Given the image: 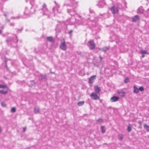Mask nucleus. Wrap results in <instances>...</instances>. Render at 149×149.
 I'll list each match as a JSON object with an SVG mask.
<instances>
[{"instance_id": "79ce46f5", "label": "nucleus", "mask_w": 149, "mask_h": 149, "mask_svg": "<svg viewBox=\"0 0 149 149\" xmlns=\"http://www.w3.org/2000/svg\"><path fill=\"white\" fill-rule=\"evenodd\" d=\"M10 25L11 26H14V24L13 23H11L10 24Z\"/></svg>"}, {"instance_id": "412c9836", "label": "nucleus", "mask_w": 149, "mask_h": 149, "mask_svg": "<svg viewBox=\"0 0 149 149\" xmlns=\"http://www.w3.org/2000/svg\"><path fill=\"white\" fill-rule=\"evenodd\" d=\"M42 8H41V10H42L43 9L44 10H46V12L47 11V8L46 7V5L45 3H44L42 6Z\"/></svg>"}, {"instance_id": "473e14b6", "label": "nucleus", "mask_w": 149, "mask_h": 149, "mask_svg": "<svg viewBox=\"0 0 149 149\" xmlns=\"http://www.w3.org/2000/svg\"><path fill=\"white\" fill-rule=\"evenodd\" d=\"M129 81V79L128 78H126L124 80V82L125 83H127Z\"/></svg>"}, {"instance_id": "2eb2a0df", "label": "nucleus", "mask_w": 149, "mask_h": 149, "mask_svg": "<svg viewBox=\"0 0 149 149\" xmlns=\"http://www.w3.org/2000/svg\"><path fill=\"white\" fill-rule=\"evenodd\" d=\"M94 89L96 93H98L100 92V88L97 86H96L95 87Z\"/></svg>"}, {"instance_id": "4c0bfd02", "label": "nucleus", "mask_w": 149, "mask_h": 149, "mask_svg": "<svg viewBox=\"0 0 149 149\" xmlns=\"http://www.w3.org/2000/svg\"><path fill=\"white\" fill-rule=\"evenodd\" d=\"M72 32H73V31H72V30H70L69 31V33L71 35V34L72 33Z\"/></svg>"}, {"instance_id": "8fccbe9b", "label": "nucleus", "mask_w": 149, "mask_h": 149, "mask_svg": "<svg viewBox=\"0 0 149 149\" xmlns=\"http://www.w3.org/2000/svg\"><path fill=\"white\" fill-rule=\"evenodd\" d=\"M26 17H26V16H24L23 17V18H26Z\"/></svg>"}, {"instance_id": "a878e982", "label": "nucleus", "mask_w": 149, "mask_h": 149, "mask_svg": "<svg viewBox=\"0 0 149 149\" xmlns=\"http://www.w3.org/2000/svg\"><path fill=\"white\" fill-rule=\"evenodd\" d=\"M30 3L32 6L35 4V0H30Z\"/></svg>"}, {"instance_id": "c9c22d12", "label": "nucleus", "mask_w": 149, "mask_h": 149, "mask_svg": "<svg viewBox=\"0 0 149 149\" xmlns=\"http://www.w3.org/2000/svg\"><path fill=\"white\" fill-rule=\"evenodd\" d=\"M6 87V86L5 85L0 84V88H4Z\"/></svg>"}, {"instance_id": "7ed1b4c3", "label": "nucleus", "mask_w": 149, "mask_h": 149, "mask_svg": "<svg viewBox=\"0 0 149 149\" xmlns=\"http://www.w3.org/2000/svg\"><path fill=\"white\" fill-rule=\"evenodd\" d=\"M34 12V10L32 9L31 7L28 8L27 7H26L25 8V10L24 13V15H28L29 14L33 13Z\"/></svg>"}, {"instance_id": "37998d69", "label": "nucleus", "mask_w": 149, "mask_h": 149, "mask_svg": "<svg viewBox=\"0 0 149 149\" xmlns=\"http://www.w3.org/2000/svg\"><path fill=\"white\" fill-rule=\"evenodd\" d=\"M22 29H23L22 28L21 29H18L17 31H22Z\"/></svg>"}, {"instance_id": "ea45409f", "label": "nucleus", "mask_w": 149, "mask_h": 149, "mask_svg": "<svg viewBox=\"0 0 149 149\" xmlns=\"http://www.w3.org/2000/svg\"><path fill=\"white\" fill-rule=\"evenodd\" d=\"M26 127H23V132H24L26 131Z\"/></svg>"}, {"instance_id": "6e6552de", "label": "nucleus", "mask_w": 149, "mask_h": 149, "mask_svg": "<svg viewBox=\"0 0 149 149\" xmlns=\"http://www.w3.org/2000/svg\"><path fill=\"white\" fill-rule=\"evenodd\" d=\"M96 75H94L91 76L88 79V83L90 84H92L94 82L96 78Z\"/></svg>"}, {"instance_id": "f8f14e48", "label": "nucleus", "mask_w": 149, "mask_h": 149, "mask_svg": "<svg viewBox=\"0 0 149 149\" xmlns=\"http://www.w3.org/2000/svg\"><path fill=\"white\" fill-rule=\"evenodd\" d=\"M117 93L121 97H124L125 94V92L123 91H118Z\"/></svg>"}, {"instance_id": "58836bf2", "label": "nucleus", "mask_w": 149, "mask_h": 149, "mask_svg": "<svg viewBox=\"0 0 149 149\" xmlns=\"http://www.w3.org/2000/svg\"><path fill=\"white\" fill-rule=\"evenodd\" d=\"M56 5V7L57 8H58L59 7H60V6L59 5V4L58 3Z\"/></svg>"}, {"instance_id": "cd10ccee", "label": "nucleus", "mask_w": 149, "mask_h": 149, "mask_svg": "<svg viewBox=\"0 0 149 149\" xmlns=\"http://www.w3.org/2000/svg\"><path fill=\"white\" fill-rule=\"evenodd\" d=\"M103 121V120L101 118H99L97 121V122L99 123H102Z\"/></svg>"}, {"instance_id": "49530a36", "label": "nucleus", "mask_w": 149, "mask_h": 149, "mask_svg": "<svg viewBox=\"0 0 149 149\" xmlns=\"http://www.w3.org/2000/svg\"><path fill=\"white\" fill-rule=\"evenodd\" d=\"M56 7H54L53 8V10L54 12V10H55V8Z\"/></svg>"}, {"instance_id": "0eeeda50", "label": "nucleus", "mask_w": 149, "mask_h": 149, "mask_svg": "<svg viewBox=\"0 0 149 149\" xmlns=\"http://www.w3.org/2000/svg\"><path fill=\"white\" fill-rule=\"evenodd\" d=\"M111 10L112 13L113 14L118 13V7L114 6H112L111 9Z\"/></svg>"}, {"instance_id": "f257e3e1", "label": "nucleus", "mask_w": 149, "mask_h": 149, "mask_svg": "<svg viewBox=\"0 0 149 149\" xmlns=\"http://www.w3.org/2000/svg\"><path fill=\"white\" fill-rule=\"evenodd\" d=\"M17 37L16 36L14 38L12 37H8L6 40L8 45L10 46H15L14 44H16L18 42Z\"/></svg>"}, {"instance_id": "4be33fe9", "label": "nucleus", "mask_w": 149, "mask_h": 149, "mask_svg": "<svg viewBox=\"0 0 149 149\" xmlns=\"http://www.w3.org/2000/svg\"><path fill=\"white\" fill-rule=\"evenodd\" d=\"M84 101H82L81 102L80 101L77 103V105L79 106H80L84 104Z\"/></svg>"}, {"instance_id": "09e8293b", "label": "nucleus", "mask_w": 149, "mask_h": 149, "mask_svg": "<svg viewBox=\"0 0 149 149\" xmlns=\"http://www.w3.org/2000/svg\"><path fill=\"white\" fill-rule=\"evenodd\" d=\"M54 2L55 3L56 5L57 4V3L56 2V1H54Z\"/></svg>"}, {"instance_id": "a19ab883", "label": "nucleus", "mask_w": 149, "mask_h": 149, "mask_svg": "<svg viewBox=\"0 0 149 149\" xmlns=\"http://www.w3.org/2000/svg\"><path fill=\"white\" fill-rule=\"evenodd\" d=\"M99 57L100 58V61H102V59H103L101 57V56H100Z\"/></svg>"}, {"instance_id": "aec40b11", "label": "nucleus", "mask_w": 149, "mask_h": 149, "mask_svg": "<svg viewBox=\"0 0 149 149\" xmlns=\"http://www.w3.org/2000/svg\"><path fill=\"white\" fill-rule=\"evenodd\" d=\"M144 127L147 132H149V126L146 124L144 125Z\"/></svg>"}, {"instance_id": "864d4df0", "label": "nucleus", "mask_w": 149, "mask_h": 149, "mask_svg": "<svg viewBox=\"0 0 149 149\" xmlns=\"http://www.w3.org/2000/svg\"><path fill=\"white\" fill-rule=\"evenodd\" d=\"M26 2H28V0H26Z\"/></svg>"}, {"instance_id": "72a5a7b5", "label": "nucleus", "mask_w": 149, "mask_h": 149, "mask_svg": "<svg viewBox=\"0 0 149 149\" xmlns=\"http://www.w3.org/2000/svg\"><path fill=\"white\" fill-rule=\"evenodd\" d=\"M16 108L15 107H13L11 109V111L13 113H14L16 111Z\"/></svg>"}, {"instance_id": "9b49d317", "label": "nucleus", "mask_w": 149, "mask_h": 149, "mask_svg": "<svg viewBox=\"0 0 149 149\" xmlns=\"http://www.w3.org/2000/svg\"><path fill=\"white\" fill-rule=\"evenodd\" d=\"M47 78V76L46 75H42L40 74L39 77V80L40 81H42L44 79H45Z\"/></svg>"}, {"instance_id": "b1692460", "label": "nucleus", "mask_w": 149, "mask_h": 149, "mask_svg": "<svg viewBox=\"0 0 149 149\" xmlns=\"http://www.w3.org/2000/svg\"><path fill=\"white\" fill-rule=\"evenodd\" d=\"M132 130V128L130 125H128L127 126V131L128 132H130Z\"/></svg>"}, {"instance_id": "f3484780", "label": "nucleus", "mask_w": 149, "mask_h": 149, "mask_svg": "<svg viewBox=\"0 0 149 149\" xmlns=\"http://www.w3.org/2000/svg\"><path fill=\"white\" fill-rule=\"evenodd\" d=\"M109 49V48L107 47H105L102 48H100L99 50L104 52H106Z\"/></svg>"}, {"instance_id": "bb28decb", "label": "nucleus", "mask_w": 149, "mask_h": 149, "mask_svg": "<svg viewBox=\"0 0 149 149\" xmlns=\"http://www.w3.org/2000/svg\"><path fill=\"white\" fill-rule=\"evenodd\" d=\"M43 11V15H47V13H48V10L47 9V11L46 12V10H44L43 9L42 10H41Z\"/></svg>"}, {"instance_id": "c03bdc74", "label": "nucleus", "mask_w": 149, "mask_h": 149, "mask_svg": "<svg viewBox=\"0 0 149 149\" xmlns=\"http://www.w3.org/2000/svg\"><path fill=\"white\" fill-rule=\"evenodd\" d=\"M2 33V31L0 29V34H1Z\"/></svg>"}, {"instance_id": "de8ad7c7", "label": "nucleus", "mask_w": 149, "mask_h": 149, "mask_svg": "<svg viewBox=\"0 0 149 149\" xmlns=\"http://www.w3.org/2000/svg\"><path fill=\"white\" fill-rule=\"evenodd\" d=\"M54 2L55 3L56 5L57 4V3L56 2V1H54Z\"/></svg>"}, {"instance_id": "423d86ee", "label": "nucleus", "mask_w": 149, "mask_h": 149, "mask_svg": "<svg viewBox=\"0 0 149 149\" xmlns=\"http://www.w3.org/2000/svg\"><path fill=\"white\" fill-rule=\"evenodd\" d=\"M92 99L94 100H96L99 99V97L96 94V93H93L90 95Z\"/></svg>"}, {"instance_id": "393cba45", "label": "nucleus", "mask_w": 149, "mask_h": 149, "mask_svg": "<svg viewBox=\"0 0 149 149\" xmlns=\"http://www.w3.org/2000/svg\"><path fill=\"white\" fill-rule=\"evenodd\" d=\"M101 130H102V133H104L105 132V128L104 126H102L101 127Z\"/></svg>"}, {"instance_id": "dca6fc26", "label": "nucleus", "mask_w": 149, "mask_h": 149, "mask_svg": "<svg viewBox=\"0 0 149 149\" xmlns=\"http://www.w3.org/2000/svg\"><path fill=\"white\" fill-rule=\"evenodd\" d=\"M134 93H139V88H138L135 85L134 86Z\"/></svg>"}, {"instance_id": "c85d7f7f", "label": "nucleus", "mask_w": 149, "mask_h": 149, "mask_svg": "<svg viewBox=\"0 0 149 149\" xmlns=\"http://www.w3.org/2000/svg\"><path fill=\"white\" fill-rule=\"evenodd\" d=\"M8 91H4L3 90H0V93L3 94H5L7 93Z\"/></svg>"}, {"instance_id": "a18cd8bd", "label": "nucleus", "mask_w": 149, "mask_h": 149, "mask_svg": "<svg viewBox=\"0 0 149 149\" xmlns=\"http://www.w3.org/2000/svg\"><path fill=\"white\" fill-rule=\"evenodd\" d=\"M145 56V55H143L142 56H141V57L143 58V57H144Z\"/></svg>"}, {"instance_id": "a211bd4d", "label": "nucleus", "mask_w": 149, "mask_h": 149, "mask_svg": "<svg viewBox=\"0 0 149 149\" xmlns=\"http://www.w3.org/2000/svg\"><path fill=\"white\" fill-rule=\"evenodd\" d=\"M47 40L50 42H52L53 41L54 39L52 37H48L46 38Z\"/></svg>"}, {"instance_id": "5fc2aeb1", "label": "nucleus", "mask_w": 149, "mask_h": 149, "mask_svg": "<svg viewBox=\"0 0 149 149\" xmlns=\"http://www.w3.org/2000/svg\"><path fill=\"white\" fill-rule=\"evenodd\" d=\"M116 42L117 43H118V41H117Z\"/></svg>"}, {"instance_id": "603ef678", "label": "nucleus", "mask_w": 149, "mask_h": 149, "mask_svg": "<svg viewBox=\"0 0 149 149\" xmlns=\"http://www.w3.org/2000/svg\"><path fill=\"white\" fill-rule=\"evenodd\" d=\"M4 15L6 17L7 16L6 15V14H4Z\"/></svg>"}, {"instance_id": "c756f323", "label": "nucleus", "mask_w": 149, "mask_h": 149, "mask_svg": "<svg viewBox=\"0 0 149 149\" xmlns=\"http://www.w3.org/2000/svg\"><path fill=\"white\" fill-rule=\"evenodd\" d=\"M60 26V24H58L56 25V28H55V30L56 31H58V30H59L58 29H60V28L58 27V26Z\"/></svg>"}, {"instance_id": "7c9ffc66", "label": "nucleus", "mask_w": 149, "mask_h": 149, "mask_svg": "<svg viewBox=\"0 0 149 149\" xmlns=\"http://www.w3.org/2000/svg\"><path fill=\"white\" fill-rule=\"evenodd\" d=\"M123 139V136L122 134H121L119 135V139L120 141H122Z\"/></svg>"}, {"instance_id": "2f4dec72", "label": "nucleus", "mask_w": 149, "mask_h": 149, "mask_svg": "<svg viewBox=\"0 0 149 149\" xmlns=\"http://www.w3.org/2000/svg\"><path fill=\"white\" fill-rule=\"evenodd\" d=\"M139 90L141 91H142L144 90V89L143 87L142 86H140L139 88Z\"/></svg>"}, {"instance_id": "f03ea898", "label": "nucleus", "mask_w": 149, "mask_h": 149, "mask_svg": "<svg viewBox=\"0 0 149 149\" xmlns=\"http://www.w3.org/2000/svg\"><path fill=\"white\" fill-rule=\"evenodd\" d=\"M64 6H66L67 8V11L71 15H74L76 11L75 8L72 6H70L68 4L65 3Z\"/></svg>"}, {"instance_id": "20e7f679", "label": "nucleus", "mask_w": 149, "mask_h": 149, "mask_svg": "<svg viewBox=\"0 0 149 149\" xmlns=\"http://www.w3.org/2000/svg\"><path fill=\"white\" fill-rule=\"evenodd\" d=\"M88 46L90 49L93 50L95 48V44L93 40H91L88 42Z\"/></svg>"}, {"instance_id": "6e6d98bb", "label": "nucleus", "mask_w": 149, "mask_h": 149, "mask_svg": "<svg viewBox=\"0 0 149 149\" xmlns=\"http://www.w3.org/2000/svg\"><path fill=\"white\" fill-rule=\"evenodd\" d=\"M6 67H7V65H6Z\"/></svg>"}, {"instance_id": "6ab92c4d", "label": "nucleus", "mask_w": 149, "mask_h": 149, "mask_svg": "<svg viewBox=\"0 0 149 149\" xmlns=\"http://www.w3.org/2000/svg\"><path fill=\"white\" fill-rule=\"evenodd\" d=\"M34 112L35 113H37L39 112L40 109L38 107H36L34 109Z\"/></svg>"}, {"instance_id": "9d476101", "label": "nucleus", "mask_w": 149, "mask_h": 149, "mask_svg": "<svg viewBox=\"0 0 149 149\" xmlns=\"http://www.w3.org/2000/svg\"><path fill=\"white\" fill-rule=\"evenodd\" d=\"M119 99V97L118 96H113L110 99V101L112 102H115Z\"/></svg>"}, {"instance_id": "1a4fd4ad", "label": "nucleus", "mask_w": 149, "mask_h": 149, "mask_svg": "<svg viewBox=\"0 0 149 149\" xmlns=\"http://www.w3.org/2000/svg\"><path fill=\"white\" fill-rule=\"evenodd\" d=\"M105 5V3L104 0H101L97 4L99 7L101 8H103Z\"/></svg>"}, {"instance_id": "5701e85b", "label": "nucleus", "mask_w": 149, "mask_h": 149, "mask_svg": "<svg viewBox=\"0 0 149 149\" xmlns=\"http://www.w3.org/2000/svg\"><path fill=\"white\" fill-rule=\"evenodd\" d=\"M141 53L143 54H148V52L145 50H141L140 52Z\"/></svg>"}, {"instance_id": "4468645a", "label": "nucleus", "mask_w": 149, "mask_h": 149, "mask_svg": "<svg viewBox=\"0 0 149 149\" xmlns=\"http://www.w3.org/2000/svg\"><path fill=\"white\" fill-rule=\"evenodd\" d=\"M143 7L141 6L138 9L137 13L139 14H143Z\"/></svg>"}, {"instance_id": "3c124183", "label": "nucleus", "mask_w": 149, "mask_h": 149, "mask_svg": "<svg viewBox=\"0 0 149 149\" xmlns=\"http://www.w3.org/2000/svg\"><path fill=\"white\" fill-rule=\"evenodd\" d=\"M7 21H8V22H10V20H9L8 19V20H7Z\"/></svg>"}, {"instance_id": "ddd939ff", "label": "nucleus", "mask_w": 149, "mask_h": 149, "mask_svg": "<svg viewBox=\"0 0 149 149\" xmlns=\"http://www.w3.org/2000/svg\"><path fill=\"white\" fill-rule=\"evenodd\" d=\"M139 17L138 15H136L132 18V21L133 22H135L139 20Z\"/></svg>"}, {"instance_id": "f704fd0d", "label": "nucleus", "mask_w": 149, "mask_h": 149, "mask_svg": "<svg viewBox=\"0 0 149 149\" xmlns=\"http://www.w3.org/2000/svg\"><path fill=\"white\" fill-rule=\"evenodd\" d=\"M1 105L3 107H6V104H5V103L4 102H1Z\"/></svg>"}, {"instance_id": "e433bc0d", "label": "nucleus", "mask_w": 149, "mask_h": 149, "mask_svg": "<svg viewBox=\"0 0 149 149\" xmlns=\"http://www.w3.org/2000/svg\"><path fill=\"white\" fill-rule=\"evenodd\" d=\"M138 123L139 125V128H141L142 126V122L141 121H140L138 122Z\"/></svg>"}, {"instance_id": "39448f33", "label": "nucleus", "mask_w": 149, "mask_h": 149, "mask_svg": "<svg viewBox=\"0 0 149 149\" xmlns=\"http://www.w3.org/2000/svg\"><path fill=\"white\" fill-rule=\"evenodd\" d=\"M63 42H61L60 47L63 50L65 51L66 50L67 47L65 45V42L64 39H63Z\"/></svg>"}]
</instances>
